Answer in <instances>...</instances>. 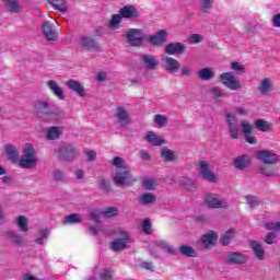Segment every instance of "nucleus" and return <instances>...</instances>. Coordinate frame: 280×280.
I'll use <instances>...</instances> for the list:
<instances>
[{"label":"nucleus","mask_w":280,"mask_h":280,"mask_svg":"<svg viewBox=\"0 0 280 280\" xmlns=\"http://www.w3.org/2000/svg\"><path fill=\"white\" fill-rule=\"evenodd\" d=\"M34 110L37 117L44 121H60V119H65V117H67V113H65V110L47 101L36 102Z\"/></svg>","instance_id":"1"},{"label":"nucleus","mask_w":280,"mask_h":280,"mask_svg":"<svg viewBox=\"0 0 280 280\" xmlns=\"http://www.w3.org/2000/svg\"><path fill=\"white\" fill-rule=\"evenodd\" d=\"M113 165L116 167L113 180L117 187H128V184L137 180L132 176L130 166L126 164V160H124V158L115 156L113 159Z\"/></svg>","instance_id":"2"},{"label":"nucleus","mask_w":280,"mask_h":280,"mask_svg":"<svg viewBox=\"0 0 280 280\" xmlns=\"http://www.w3.org/2000/svg\"><path fill=\"white\" fill-rule=\"evenodd\" d=\"M19 165L23 170H32V167H36V165H38V155L32 144L25 145L22 158L19 161Z\"/></svg>","instance_id":"3"},{"label":"nucleus","mask_w":280,"mask_h":280,"mask_svg":"<svg viewBox=\"0 0 280 280\" xmlns=\"http://www.w3.org/2000/svg\"><path fill=\"white\" fill-rule=\"evenodd\" d=\"M120 238H115L110 242V248L114 253H121V250H126V248H130L128 244H132V236L130 233L126 231L119 232Z\"/></svg>","instance_id":"4"},{"label":"nucleus","mask_w":280,"mask_h":280,"mask_svg":"<svg viewBox=\"0 0 280 280\" xmlns=\"http://www.w3.org/2000/svg\"><path fill=\"white\" fill-rule=\"evenodd\" d=\"M59 159L61 161H75L78 156H80V152L75 150V147L73 144H62L58 150Z\"/></svg>","instance_id":"5"},{"label":"nucleus","mask_w":280,"mask_h":280,"mask_svg":"<svg viewBox=\"0 0 280 280\" xmlns=\"http://www.w3.org/2000/svg\"><path fill=\"white\" fill-rule=\"evenodd\" d=\"M220 82L230 89V91H240L242 89V82L233 73L224 72L220 74Z\"/></svg>","instance_id":"6"},{"label":"nucleus","mask_w":280,"mask_h":280,"mask_svg":"<svg viewBox=\"0 0 280 280\" xmlns=\"http://www.w3.org/2000/svg\"><path fill=\"white\" fill-rule=\"evenodd\" d=\"M125 37L131 47H141L143 45V30L141 28H130Z\"/></svg>","instance_id":"7"},{"label":"nucleus","mask_w":280,"mask_h":280,"mask_svg":"<svg viewBox=\"0 0 280 280\" xmlns=\"http://www.w3.org/2000/svg\"><path fill=\"white\" fill-rule=\"evenodd\" d=\"M167 36H170L167 30H160L153 35H148L147 40L153 47H161L167 43Z\"/></svg>","instance_id":"8"},{"label":"nucleus","mask_w":280,"mask_h":280,"mask_svg":"<svg viewBox=\"0 0 280 280\" xmlns=\"http://www.w3.org/2000/svg\"><path fill=\"white\" fill-rule=\"evenodd\" d=\"M206 205L209 209H226V207H229V202L215 194H209L206 197Z\"/></svg>","instance_id":"9"},{"label":"nucleus","mask_w":280,"mask_h":280,"mask_svg":"<svg viewBox=\"0 0 280 280\" xmlns=\"http://www.w3.org/2000/svg\"><path fill=\"white\" fill-rule=\"evenodd\" d=\"M257 160L265 163V165H277L279 162V155L268 150H261L257 152Z\"/></svg>","instance_id":"10"},{"label":"nucleus","mask_w":280,"mask_h":280,"mask_svg":"<svg viewBox=\"0 0 280 280\" xmlns=\"http://www.w3.org/2000/svg\"><path fill=\"white\" fill-rule=\"evenodd\" d=\"M186 47L187 46L183 43H170L165 46L164 51L168 56H183Z\"/></svg>","instance_id":"11"},{"label":"nucleus","mask_w":280,"mask_h":280,"mask_svg":"<svg viewBox=\"0 0 280 280\" xmlns=\"http://www.w3.org/2000/svg\"><path fill=\"white\" fill-rule=\"evenodd\" d=\"M246 261H248V258L242 253H231L225 257V264L228 266H242Z\"/></svg>","instance_id":"12"},{"label":"nucleus","mask_w":280,"mask_h":280,"mask_svg":"<svg viewBox=\"0 0 280 280\" xmlns=\"http://www.w3.org/2000/svg\"><path fill=\"white\" fill-rule=\"evenodd\" d=\"M4 235L7 240L10 242V244H13V246H25L27 244V240H25L23 236H21L19 233L14 231H7L4 232Z\"/></svg>","instance_id":"13"},{"label":"nucleus","mask_w":280,"mask_h":280,"mask_svg":"<svg viewBox=\"0 0 280 280\" xmlns=\"http://www.w3.org/2000/svg\"><path fill=\"white\" fill-rule=\"evenodd\" d=\"M140 60L148 71H154L159 67V60L154 55L144 54L141 56Z\"/></svg>","instance_id":"14"},{"label":"nucleus","mask_w":280,"mask_h":280,"mask_svg":"<svg viewBox=\"0 0 280 280\" xmlns=\"http://www.w3.org/2000/svg\"><path fill=\"white\" fill-rule=\"evenodd\" d=\"M199 167L200 175L205 178V180H208V183H215L218 177H215V174L209 170V163H207V161H201L199 163Z\"/></svg>","instance_id":"15"},{"label":"nucleus","mask_w":280,"mask_h":280,"mask_svg":"<svg viewBox=\"0 0 280 280\" xmlns=\"http://www.w3.org/2000/svg\"><path fill=\"white\" fill-rule=\"evenodd\" d=\"M119 14L122 19H129L130 21H135L139 19V11L135 5H125L119 10Z\"/></svg>","instance_id":"16"},{"label":"nucleus","mask_w":280,"mask_h":280,"mask_svg":"<svg viewBox=\"0 0 280 280\" xmlns=\"http://www.w3.org/2000/svg\"><path fill=\"white\" fill-rule=\"evenodd\" d=\"M249 246L256 259H258L259 261H264V259H266V250H264L261 243H259L258 241H250Z\"/></svg>","instance_id":"17"},{"label":"nucleus","mask_w":280,"mask_h":280,"mask_svg":"<svg viewBox=\"0 0 280 280\" xmlns=\"http://www.w3.org/2000/svg\"><path fill=\"white\" fill-rule=\"evenodd\" d=\"M66 86L70 89V91H73V93H77L79 97H84L86 95V90H84V86H82V83L75 81V80H69L66 82Z\"/></svg>","instance_id":"18"},{"label":"nucleus","mask_w":280,"mask_h":280,"mask_svg":"<svg viewBox=\"0 0 280 280\" xmlns=\"http://www.w3.org/2000/svg\"><path fill=\"white\" fill-rule=\"evenodd\" d=\"M115 117L120 122V126H128V124H130V116L128 110H126L122 106H118L116 108Z\"/></svg>","instance_id":"19"},{"label":"nucleus","mask_w":280,"mask_h":280,"mask_svg":"<svg viewBox=\"0 0 280 280\" xmlns=\"http://www.w3.org/2000/svg\"><path fill=\"white\" fill-rule=\"evenodd\" d=\"M47 86L51 91V93H54V95L58 97V100H65V91L62 90V88H60L56 80L47 81Z\"/></svg>","instance_id":"20"},{"label":"nucleus","mask_w":280,"mask_h":280,"mask_svg":"<svg viewBox=\"0 0 280 280\" xmlns=\"http://www.w3.org/2000/svg\"><path fill=\"white\" fill-rule=\"evenodd\" d=\"M43 33H44V36L47 38V40L58 39V34H56V31H54V24L49 22H45L43 24Z\"/></svg>","instance_id":"21"},{"label":"nucleus","mask_w":280,"mask_h":280,"mask_svg":"<svg viewBox=\"0 0 280 280\" xmlns=\"http://www.w3.org/2000/svg\"><path fill=\"white\" fill-rule=\"evenodd\" d=\"M5 152H7L8 159H9V161H11V163L19 162L21 153H19V150H16V147H14V144H7Z\"/></svg>","instance_id":"22"},{"label":"nucleus","mask_w":280,"mask_h":280,"mask_svg":"<svg viewBox=\"0 0 280 280\" xmlns=\"http://www.w3.org/2000/svg\"><path fill=\"white\" fill-rule=\"evenodd\" d=\"M165 69L168 71V73H178V69H180V62L172 57H167L165 59Z\"/></svg>","instance_id":"23"},{"label":"nucleus","mask_w":280,"mask_h":280,"mask_svg":"<svg viewBox=\"0 0 280 280\" xmlns=\"http://www.w3.org/2000/svg\"><path fill=\"white\" fill-rule=\"evenodd\" d=\"M250 165V159L248 155H241L234 159V167L235 170H246Z\"/></svg>","instance_id":"24"},{"label":"nucleus","mask_w":280,"mask_h":280,"mask_svg":"<svg viewBox=\"0 0 280 280\" xmlns=\"http://www.w3.org/2000/svg\"><path fill=\"white\" fill-rule=\"evenodd\" d=\"M225 117L226 124L229 125L230 128L231 139H238L240 133L237 132V128L235 127V125H233V122L235 121V117H233L231 113H228Z\"/></svg>","instance_id":"25"},{"label":"nucleus","mask_w":280,"mask_h":280,"mask_svg":"<svg viewBox=\"0 0 280 280\" xmlns=\"http://www.w3.org/2000/svg\"><path fill=\"white\" fill-rule=\"evenodd\" d=\"M272 80H270V78H265L261 82H260V86L258 88L259 93H261V95H268L270 93V91H272Z\"/></svg>","instance_id":"26"},{"label":"nucleus","mask_w":280,"mask_h":280,"mask_svg":"<svg viewBox=\"0 0 280 280\" xmlns=\"http://www.w3.org/2000/svg\"><path fill=\"white\" fill-rule=\"evenodd\" d=\"M145 141H148L149 143H151V145H163V143H165V140L159 136H156V133H154L153 131H149L145 136Z\"/></svg>","instance_id":"27"},{"label":"nucleus","mask_w":280,"mask_h":280,"mask_svg":"<svg viewBox=\"0 0 280 280\" xmlns=\"http://www.w3.org/2000/svg\"><path fill=\"white\" fill-rule=\"evenodd\" d=\"M198 78L209 82L210 80H213L215 78V72L211 68H202L198 71Z\"/></svg>","instance_id":"28"},{"label":"nucleus","mask_w":280,"mask_h":280,"mask_svg":"<svg viewBox=\"0 0 280 280\" xmlns=\"http://www.w3.org/2000/svg\"><path fill=\"white\" fill-rule=\"evenodd\" d=\"M161 156L165 163H172L176 160V152L165 147L161 150Z\"/></svg>","instance_id":"29"},{"label":"nucleus","mask_w":280,"mask_h":280,"mask_svg":"<svg viewBox=\"0 0 280 280\" xmlns=\"http://www.w3.org/2000/svg\"><path fill=\"white\" fill-rule=\"evenodd\" d=\"M201 242L205 246H213L218 242V233L211 231L210 233L202 235Z\"/></svg>","instance_id":"30"},{"label":"nucleus","mask_w":280,"mask_h":280,"mask_svg":"<svg viewBox=\"0 0 280 280\" xmlns=\"http://www.w3.org/2000/svg\"><path fill=\"white\" fill-rule=\"evenodd\" d=\"M16 224L20 231H22V233H27V231H30V221L27 220V217L25 215L18 217Z\"/></svg>","instance_id":"31"},{"label":"nucleus","mask_w":280,"mask_h":280,"mask_svg":"<svg viewBox=\"0 0 280 280\" xmlns=\"http://www.w3.org/2000/svg\"><path fill=\"white\" fill-rule=\"evenodd\" d=\"M139 202L143 206L145 205H154L156 202V196L152 192H144L139 199Z\"/></svg>","instance_id":"32"},{"label":"nucleus","mask_w":280,"mask_h":280,"mask_svg":"<svg viewBox=\"0 0 280 280\" xmlns=\"http://www.w3.org/2000/svg\"><path fill=\"white\" fill-rule=\"evenodd\" d=\"M4 1L5 8H8L9 12H13L18 14V12H21V5L16 0H2Z\"/></svg>","instance_id":"33"},{"label":"nucleus","mask_w":280,"mask_h":280,"mask_svg":"<svg viewBox=\"0 0 280 280\" xmlns=\"http://www.w3.org/2000/svg\"><path fill=\"white\" fill-rule=\"evenodd\" d=\"M81 45L84 49H97V42L91 37H82Z\"/></svg>","instance_id":"34"},{"label":"nucleus","mask_w":280,"mask_h":280,"mask_svg":"<svg viewBox=\"0 0 280 280\" xmlns=\"http://www.w3.org/2000/svg\"><path fill=\"white\" fill-rule=\"evenodd\" d=\"M60 135H62V130H60V128L58 127H50L47 131V136L46 138L49 140V141H54L56 139H59L60 138Z\"/></svg>","instance_id":"35"},{"label":"nucleus","mask_w":280,"mask_h":280,"mask_svg":"<svg viewBox=\"0 0 280 280\" xmlns=\"http://www.w3.org/2000/svg\"><path fill=\"white\" fill-rule=\"evenodd\" d=\"M255 129L259 130L260 132H268V130H270L271 125H269L268 121L264 120V119H257L254 122Z\"/></svg>","instance_id":"36"},{"label":"nucleus","mask_w":280,"mask_h":280,"mask_svg":"<svg viewBox=\"0 0 280 280\" xmlns=\"http://www.w3.org/2000/svg\"><path fill=\"white\" fill-rule=\"evenodd\" d=\"M235 237V231L233 229L228 230L222 236H221V244L222 246H229L231 244V240Z\"/></svg>","instance_id":"37"},{"label":"nucleus","mask_w":280,"mask_h":280,"mask_svg":"<svg viewBox=\"0 0 280 280\" xmlns=\"http://www.w3.org/2000/svg\"><path fill=\"white\" fill-rule=\"evenodd\" d=\"M82 222V214L72 213L65 218L63 224H79Z\"/></svg>","instance_id":"38"},{"label":"nucleus","mask_w":280,"mask_h":280,"mask_svg":"<svg viewBox=\"0 0 280 280\" xmlns=\"http://www.w3.org/2000/svg\"><path fill=\"white\" fill-rule=\"evenodd\" d=\"M179 253L184 257H196V250L189 245H180Z\"/></svg>","instance_id":"39"},{"label":"nucleus","mask_w":280,"mask_h":280,"mask_svg":"<svg viewBox=\"0 0 280 280\" xmlns=\"http://www.w3.org/2000/svg\"><path fill=\"white\" fill-rule=\"evenodd\" d=\"M259 174H262V176L272 177L277 176V172H275V168L272 166L268 165H260L258 167Z\"/></svg>","instance_id":"40"},{"label":"nucleus","mask_w":280,"mask_h":280,"mask_svg":"<svg viewBox=\"0 0 280 280\" xmlns=\"http://www.w3.org/2000/svg\"><path fill=\"white\" fill-rule=\"evenodd\" d=\"M51 4L52 8L55 10H57L58 12H67V3L65 2V0H48Z\"/></svg>","instance_id":"41"},{"label":"nucleus","mask_w":280,"mask_h":280,"mask_svg":"<svg viewBox=\"0 0 280 280\" xmlns=\"http://www.w3.org/2000/svg\"><path fill=\"white\" fill-rule=\"evenodd\" d=\"M121 19H124L121 16V13L112 15V19L109 21L110 30H119L120 27L119 23H121Z\"/></svg>","instance_id":"42"},{"label":"nucleus","mask_w":280,"mask_h":280,"mask_svg":"<svg viewBox=\"0 0 280 280\" xmlns=\"http://www.w3.org/2000/svg\"><path fill=\"white\" fill-rule=\"evenodd\" d=\"M119 213V209H117V207H109L106 208L102 214L104 215V218H115L116 215H118Z\"/></svg>","instance_id":"43"},{"label":"nucleus","mask_w":280,"mask_h":280,"mask_svg":"<svg viewBox=\"0 0 280 280\" xmlns=\"http://www.w3.org/2000/svg\"><path fill=\"white\" fill-rule=\"evenodd\" d=\"M154 121L159 126V128H165L167 126V117L161 114H156L154 116Z\"/></svg>","instance_id":"44"},{"label":"nucleus","mask_w":280,"mask_h":280,"mask_svg":"<svg viewBox=\"0 0 280 280\" xmlns=\"http://www.w3.org/2000/svg\"><path fill=\"white\" fill-rule=\"evenodd\" d=\"M100 189H102V191H105V194H110V191H113V188L110 187V182H108V179H101Z\"/></svg>","instance_id":"45"},{"label":"nucleus","mask_w":280,"mask_h":280,"mask_svg":"<svg viewBox=\"0 0 280 280\" xmlns=\"http://www.w3.org/2000/svg\"><path fill=\"white\" fill-rule=\"evenodd\" d=\"M142 186L149 189V191H154L156 189V183L152 178H145L142 182Z\"/></svg>","instance_id":"46"},{"label":"nucleus","mask_w":280,"mask_h":280,"mask_svg":"<svg viewBox=\"0 0 280 280\" xmlns=\"http://www.w3.org/2000/svg\"><path fill=\"white\" fill-rule=\"evenodd\" d=\"M245 200H247L250 209H255V207L259 206V200L257 199V196L247 195L245 196Z\"/></svg>","instance_id":"47"},{"label":"nucleus","mask_w":280,"mask_h":280,"mask_svg":"<svg viewBox=\"0 0 280 280\" xmlns=\"http://www.w3.org/2000/svg\"><path fill=\"white\" fill-rule=\"evenodd\" d=\"M67 176L65 175V171L56 170L54 172V180L56 183H62L65 182Z\"/></svg>","instance_id":"48"},{"label":"nucleus","mask_w":280,"mask_h":280,"mask_svg":"<svg viewBox=\"0 0 280 280\" xmlns=\"http://www.w3.org/2000/svg\"><path fill=\"white\" fill-rule=\"evenodd\" d=\"M101 280H113V269L106 268L100 273Z\"/></svg>","instance_id":"49"},{"label":"nucleus","mask_w":280,"mask_h":280,"mask_svg":"<svg viewBox=\"0 0 280 280\" xmlns=\"http://www.w3.org/2000/svg\"><path fill=\"white\" fill-rule=\"evenodd\" d=\"M241 126L243 128V132H244L245 136L253 133V125H250L248 121L241 120Z\"/></svg>","instance_id":"50"},{"label":"nucleus","mask_w":280,"mask_h":280,"mask_svg":"<svg viewBox=\"0 0 280 280\" xmlns=\"http://www.w3.org/2000/svg\"><path fill=\"white\" fill-rule=\"evenodd\" d=\"M231 69L233 71H236V73H238V74H242L245 71L244 65H242L237 61H234V62L231 63Z\"/></svg>","instance_id":"51"},{"label":"nucleus","mask_w":280,"mask_h":280,"mask_svg":"<svg viewBox=\"0 0 280 280\" xmlns=\"http://www.w3.org/2000/svg\"><path fill=\"white\" fill-rule=\"evenodd\" d=\"M83 152L88 156V161H90L91 163H93V161L97 159V152L93 150L84 149Z\"/></svg>","instance_id":"52"},{"label":"nucleus","mask_w":280,"mask_h":280,"mask_svg":"<svg viewBox=\"0 0 280 280\" xmlns=\"http://www.w3.org/2000/svg\"><path fill=\"white\" fill-rule=\"evenodd\" d=\"M277 240V232H269L266 237H265V243L266 244H275Z\"/></svg>","instance_id":"53"},{"label":"nucleus","mask_w":280,"mask_h":280,"mask_svg":"<svg viewBox=\"0 0 280 280\" xmlns=\"http://www.w3.org/2000/svg\"><path fill=\"white\" fill-rule=\"evenodd\" d=\"M142 229L147 235H150V230L152 229V221H150V219H144L142 222Z\"/></svg>","instance_id":"54"},{"label":"nucleus","mask_w":280,"mask_h":280,"mask_svg":"<svg viewBox=\"0 0 280 280\" xmlns=\"http://www.w3.org/2000/svg\"><path fill=\"white\" fill-rule=\"evenodd\" d=\"M102 215V212H100V210H93L90 213V218L93 222H95V224H100V218Z\"/></svg>","instance_id":"55"},{"label":"nucleus","mask_w":280,"mask_h":280,"mask_svg":"<svg viewBox=\"0 0 280 280\" xmlns=\"http://www.w3.org/2000/svg\"><path fill=\"white\" fill-rule=\"evenodd\" d=\"M200 7L201 10H211L213 8V0H201Z\"/></svg>","instance_id":"56"},{"label":"nucleus","mask_w":280,"mask_h":280,"mask_svg":"<svg viewBox=\"0 0 280 280\" xmlns=\"http://www.w3.org/2000/svg\"><path fill=\"white\" fill-rule=\"evenodd\" d=\"M210 94L212 95V97L214 98V100H218V97H222V90H220V88H212L211 90H210Z\"/></svg>","instance_id":"57"},{"label":"nucleus","mask_w":280,"mask_h":280,"mask_svg":"<svg viewBox=\"0 0 280 280\" xmlns=\"http://www.w3.org/2000/svg\"><path fill=\"white\" fill-rule=\"evenodd\" d=\"M180 187H189L190 185H194V182L190 178L183 177L179 179Z\"/></svg>","instance_id":"58"},{"label":"nucleus","mask_w":280,"mask_h":280,"mask_svg":"<svg viewBox=\"0 0 280 280\" xmlns=\"http://www.w3.org/2000/svg\"><path fill=\"white\" fill-rule=\"evenodd\" d=\"M88 233L90 235H97L100 233V229L95 225H92L91 223L88 224Z\"/></svg>","instance_id":"59"},{"label":"nucleus","mask_w":280,"mask_h":280,"mask_svg":"<svg viewBox=\"0 0 280 280\" xmlns=\"http://www.w3.org/2000/svg\"><path fill=\"white\" fill-rule=\"evenodd\" d=\"M188 40L191 44H197V43H200L202 40V36L198 35V34H192V35L189 36Z\"/></svg>","instance_id":"60"},{"label":"nucleus","mask_w":280,"mask_h":280,"mask_svg":"<svg viewBox=\"0 0 280 280\" xmlns=\"http://www.w3.org/2000/svg\"><path fill=\"white\" fill-rule=\"evenodd\" d=\"M245 140L252 145H255V143H257V138L255 136H252L250 133L245 135Z\"/></svg>","instance_id":"61"},{"label":"nucleus","mask_w":280,"mask_h":280,"mask_svg":"<svg viewBox=\"0 0 280 280\" xmlns=\"http://www.w3.org/2000/svg\"><path fill=\"white\" fill-rule=\"evenodd\" d=\"M273 27H280V13L276 14L272 19Z\"/></svg>","instance_id":"62"},{"label":"nucleus","mask_w":280,"mask_h":280,"mask_svg":"<svg viewBox=\"0 0 280 280\" xmlns=\"http://www.w3.org/2000/svg\"><path fill=\"white\" fill-rule=\"evenodd\" d=\"M182 75H186L189 77L191 75V69H189V67L185 66L182 68Z\"/></svg>","instance_id":"63"},{"label":"nucleus","mask_w":280,"mask_h":280,"mask_svg":"<svg viewBox=\"0 0 280 280\" xmlns=\"http://www.w3.org/2000/svg\"><path fill=\"white\" fill-rule=\"evenodd\" d=\"M23 280H39V279L34 277L32 273H24Z\"/></svg>","instance_id":"64"}]
</instances>
